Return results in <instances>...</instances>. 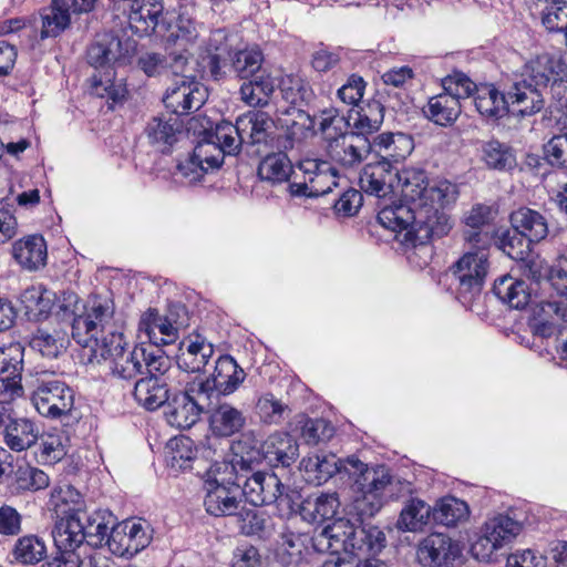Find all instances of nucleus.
I'll return each instance as SVG.
<instances>
[{
  "instance_id": "f257e3e1",
  "label": "nucleus",
  "mask_w": 567,
  "mask_h": 567,
  "mask_svg": "<svg viewBox=\"0 0 567 567\" xmlns=\"http://www.w3.org/2000/svg\"><path fill=\"white\" fill-rule=\"evenodd\" d=\"M368 195L386 198L400 188L404 203L383 207L379 223L396 233V239L406 247L425 246L434 237L449 233L451 225L444 208L455 203L457 186L446 179L430 182L417 168L396 171L388 161L369 163L359 178Z\"/></svg>"
},
{
  "instance_id": "f03ea898",
  "label": "nucleus",
  "mask_w": 567,
  "mask_h": 567,
  "mask_svg": "<svg viewBox=\"0 0 567 567\" xmlns=\"http://www.w3.org/2000/svg\"><path fill=\"white\" fill-rule=\"evenodd\" d=\"M347 463L360 474L354 481L351 511L363 523L373 517L383 506L386 489L392 485V477L385 466L368 467L359 458L348 457Z\"/></svg>"
},
{
  "instance_id": "7ed1b4c3",
  "label": "nucleus",
  "mask_w": 567,
  "mask_h": 567,
  "mask_svg": "<svg viewBox=\"0 0 567 567\" xmlns=\"http://www.w3.org/2000/svg\"><path fill=\"white\" fill-rule=\"evenodd\" d=\"M234 466L221 463L213 465L204 480V506L209 515L221 517L236 515L240 508L241 477L231 481Z\"/></svg>"
},
{
  "instance_id": "20e7f679",
  "label": "nucleus",
  "mask_w": 567,
  "mask_h": 567,
  "mask_svg": "<svg viewBox=\"0 0 567 567\" xmlns=\"http://www.w3.org/2000/svg\"><path fill=\"white\" fill-rule=\"evenodd\" d=\"M121 45L118 39L104 37L94 42L87 50V62L95 69L91 76L92 93L99 97H107L114 102L121 101L126 90L121 84L114 83V71L111 63L117 60V51Z\"/></svg>"
},
{
  "instance_id": "39448f33",
  "label": "nucleus",
  "mask_w": 567,
  "mask_h": 567,
  "mask_svg": "<svg viewBox=\"0 0 567 567\" xmlns=\"http://www.w3.org/2000/svg\"><path fill=\"white\" fill-rule=\"evenodd\" d=\"M31 401L39 414L58 420L71 414L74 392L64 381L48 372H41L37 378Z\"/></svg>"
},
{
  "instance_id": "423d86ee",
  "label": "nucleus",
  "mask_w": 567,
  "mask_h": 567,
  "mask_svg": "<svg viewBox=\"0 0 567 567\" xmlns=\"http://www.w3.org/2000/svg\"><path fill=\"white\" fill-rule=\"evenodd\" d=\"M111 374L117 380L132 381L145 372H163L169 367L168 357L157 349L144 346L128 347L109 365Z\"/></svg>"
},
{
  "instance_id": "0eeeda50",
  "label": "nucleus",
  "mask_w": 567,
  "mask_h": 567,
  "mask_svg": "<svg viewBox=\"0 0 567 567\" xmlns=\"http://www.w3.org/2000/svg\"><path fill=\"white\" fill-rule=\"evenodd\" d=\"M522 529V524L507 515L488 519L471 546L473 557L480 561H491L499 549L508 546L520 534Z\"/></svg>"
},
{
  "instance_id": "6e6552de",
  "label": "nucleus",
  "mask_w": 567,
  "mask_h": 567,
  "mask_svg": "<svg viewBox=\"0 0 567 567\" xmlns=\"http://www.w3.org/2000/svg\"><path fill=\"white\" fill-rule=\"evenodd\" d=\"M241 494L254 506L270 505L279 502L286 504L290 512H296L295 499L299 495L281 483L272 472H255L241 482Z\"/></svg>"
},
{
  "instance_id": "1a4fd4ad",
  "label": "nucleus",
  "mask_w": 567,
  "mask_h": 567,
  "mask_svg": "<svg viewBox=\"0 0 567 567\" xmlns=\"http://www.w3.org/2000/svg\"><path fill=\"white\" fill-rule=\"evenodd\" d=\"M298 169L302 173V179L297 181L298 174L295 173V181L289 184L292 196H323L339 186L337 169L328 162L307 158L299 163Z\"/></svg>"
},
{
  "instance_id": "9d476101",
  "label": "nucleus",
  "mask_w": 567,
  "mask_h": 567,
  "mask_svg": "<svg viewBox=\"0 0 567 567\" xmlns=\"http://www.w3.org/2000/svg\"><path fill=\"white\" fill-rule=\"evenodd\" d=\"M246 373L236 360L228 354L220 355L214 372L206 380H194L192 392L202 393L205 399H217L219 395L233 394L245 381Z\"/></svg>"
},
{
  "instance_id": "9b49d317",
  "label": "nucleus",
  "mask_w": 567,
  "mask_h": 567,
  "mask_svg": "<svg viewBox=\"0 0 567 567\" xmlns=\"http://www.w3.org/2000/svg\"><path fill=\"white\" fill-rule=\"evenodd\" d=\"M488 269V250L480 246L464 254L452 267V274L458 281V295L466 299L480 295Z\"/></svg>"
},
{
  "instance_id": "f8f14e48",
  "label": "nucleus",
  "mask_w": 567,
  "mask_h": 567,
  "mask_svg": "<svg viewBox=\"0 0 567 567\" xmlns=\"http://www.w3.org/2000/svg\"><path fill=\"white\" fill-rule=\"evenodd\" d=\"M114 302L107 298H94L85 312L73 319L72 337L78 343H86V338L96 337L112 329Z\"/></svg>"
},
{
  "instance_id": "ddd939ff",
  "label": "nucleus",
  "mask_w": 567,
  "mask_h": 567,
  "mask_svg": "<svg viewBox=\"0 0 567 567\" xmlns=\"http://www.w3.org/2000/svg\"><path fill=\"white\" fill-rule=\"evenodd\" d=\"M150 526L144 520H124L112 527L109 549L116 556L131 558L151 543Z\"/></svg>"
},
{
  "instance_id": "4468645a",
  "label": "nucleus",
  "mask_w": 567,
  "mask_h": 567,
  "mask_svg": "<svg viewBox=\"0 0 567 567\" xmlns=\"http://www.w3.org/2000/svg\"><path fill=\"white\" fill-rule=\"evenodd\" d=\"M193 382H187L184 391L175 394L168 403L165 412L167 422L177 429L192 427L200 416V413L212 401L205 399L202 393L192 392Z\"/></svg>"
},
{
  "instance_id": "2eb2a0df",
  "label": "nucleus",
  "mask_w": 567,
  "mask_h": 567,
  "mask_svg": "<svg viewBox=\"0 0 567 567\" xmlns=\"http://www.w3.org/2000/svg\"><path fill=\"white\" fill-rule=\"evenodd\" d=\"M238 121L245 147L260 154L275 146L276 125L268 113L249 111L238 116Z\"/></svg>"
},
{
  "instance_id": "dca6fc26",
  "label": "nucleus",
  "mask_w": 567,
  "mask_h": 567,
  "mask_svg": "<svg viewBox=\"0 0 567 567\" xmlns=\"http://www.w3.org/2000/svg\"><path fill=\"white\" fill-rule=\"evenodd\" d=\"M207 96V90L202 83L184 75L167 89L163 101L165 106L177 116L199 110Z\"/></svg>"
},
{
  "instance_id": "f3484780",
  "label": "nucleus",
  "mask_w": 567,
  "mask_h": 567,
  "mask_svg": "<svg viewBox=\"0 0 567 567\" xmlns=\"http://www.w3.org/2000/svg\"><path fill=\"white\" fill-rule=\"evenodd\" d=\"M461 554L458 543L442 533L425 537L417 549L420 563L429 567H453Z\"/></svg>"
},
{
  "instance_id": "a211bd4d",
  "label": "nucleus",
  "mask_w": 567,
  "mask_h": 567,
  "mask_svg": "<svg viewBox=\"0 0 567 567\" xmlns=\"http://www.w3.org/2000/svg\"><path fill=\"white\" fill-rule=\"evenodd\" d=\"M372 151L373 146L368 137L350 133L340 134L327 146L329 157L343 167L360 165Z\"/></svg>"
},
{
  "instance_id": "6ab92c4d",
  "label": "nucleus",
  "mask_w": 567,
  "mask_h": 567,
  "mask_svg": "<svg viewBox=\"0 0 567 567\" xmlns=\"http://www.w3.org/2000/svg\"><path fill=\"white\" fill-rule=\"evenodd\" d=\"M0 426H4V442L12 451H25L38 443L37 424L24 417L12 419L4 405H0Z\"/></svg>"
},
{
  "instance_id": "aec40b11",
  "label": "nucleus",
  "mask_w": 567,
  "mask_h": 567,
  "mask_svg": "<svg viewBox=\"0 0 567 567\" xmlns=\"http://www.w3.org/2000/svg\"><path fill=\"white\" fill-rule=\"evenodd\" d=\"M215 352L214 346L203 336H189L179 343L176 370L179 377H187L188 372H200L209 362Z\"/></svg>"
},
{
  "instance_id": "412c9836",
  "label": "nucleus",
  "mask_w": 567,
  "mask_h": 567,
  "mask_svg": "<svg viewBox=\"0 0 567 567\" xmlns=\"http://www.w3.org/2000/svg\"><path fill=\"white\" fill-rule=\"evenodd\" d=\"M563 66L558 59L549 53H543L527 61L520 71V80L545 91L549 83L561 81Z\"/></svg>"
},
{
  "instance_id": "4be33fe9",
  "label": "nucleus",
  "mask_w": 567,
  "mask_h": 567,
  "mask_svg": "<svg viewBox=\"0 0 567 567\" xmlns=\"http://www.w3.org/2000/svg\"><path fill=\"white\" fill-rule=\"evenodd\" d=\"M547 91L532 85L523 80L513 83L507 94L508 112L522 117L532 116L540 112L545 106L544 94Z\"/></svg>"
},
{
  "instance_id": "5701e85b",
  "label": "nucleus",
  "mask_w": 567,
  "mask_h": 567,
  "mask_svg": "<svg viewBox=\"0 0 567 567\" xmlns=\"http://www.w3.org/2000/svg\"><path fill=\"white\" fill-rule=\"evenodd\" d=\"M163 372H145L146 377L140 378L134 385L133 396L135 401L146 410L154 411L168 401V384L165 373Z\"/></svg>"
},
{
  "instance_id": "b1692460",
  "label": "nucleus",
  "mask_w": 567,
  "mask_h": 567,
  "mask_svg": "<svg viewBox=\"0 0 567 567\" xmlns=\"http://www.w3.org/2000/svg\"><path fill=\"white\" fill-rule=\"evenodd\" d=\"M207 51L208 54L204 61L212 79L219 81L233 73L230 69L233 49L228 35L223 30L212 33Z\"/></svg>"
},
{
  "instance_id": "393cba45",
  "label": "nucleus",
  "mask_w": 567,
  "mask_h": 567,
  "mask_svg": "<svg viewBox=\"0 0 567 567\" xmlns=\"http://www.w3.org/2000/svg\"><path fill=\"white\" fill-rule=\"evenodd\" d=\"M260 451L269 465L288 467L297 460L299 445L290 434L275 432L262 442Z\"/></svg>"
},
{
  "instance_id": "a878e982",
  "label": "nucleus",
  "mask_w": 567,
  "mask_h": 567,
  "mask_svg": "<svg viewBox=\"0 0 567 567\" xmlns=\"http://www.w3.org/2000/svg\"><path fill=\"white\" fill-rule=\"evenodd\" d=\"M145 132L150 143L163 153L168 152L184 134L182 121L173 114L153 117Z\"/></svg>"
},
{
  "instance_id": "bb28decb",
  "label": "nucleus",
  "mask_w": 567,
  "mask_h": 567,
  "mask_svg": "<svg viewBox=\"0 0 567 567\" xmlns=\"http://www.w3.org/2000/svg\"><path fill=\"white\" fill-rule=\"evenodd\" d=\"M86 343H79L87 350L90 362L101 363L102 361L109 362L118 357L125 349L128 348V342L125 340L123 333L110 330L96 337L86 338Z\"/></svg>"
},
{
  "instance_id": "cd10ccee",
  "label": "nucleus",
  "mask_w": 567,
  "mask_h": 567,
  "mask_svg": "<svg viewBox=\"0 0 567 567\" xmlns=\"http://www.w3.org/2000/svg\"><path fill=\"white\" fill-rule=\"evenodd\" d=\"M12 255L23 269L38 270L47 264V243L41 235H28L13 244Z\"/></svg>"
},
{
  "instance_id": "c85d7f7f",
  "label": "nucleus",
  "mask_w": 567,
  "mask_h": 567,
  "mask_svg": "<svg viewBox=\"0 0 567 567\" xmlns=\"http://www.w3.org/2000/svg\"><path fill=\"white\" fill-rule=\"evenodd\" d=\"M373 151L380 156V161L398 163L409 156L413 148V138L404 133H382L371 143Z\"/></svg>"
},
{
  "instance_id": "c756f323",
  "label": "nucleus",
  "mask_w": 567,
  "mask_h": 567,
  "mask_svg": "<svg viewBox=\"0 0 567 567\" xmlns=\"http://www.w3.org/2000/svg\"><path fill=\"white\" fill-rule=\"evenodd\" d=\"M84 523L81 514L60 517L53 527L52 538L59 551H69L80 547L85 539Z\"/></svg>"
},
{
  "instance_id": "7c9ffc66",
  "label": "nucleus",
  "mask_w": 567,
  "mask_h": 567,
  "mask_svg": "<svg viewBox=\"0 0 567 567\" xmlns=\"http://www.w3.org/2000/svg\"><path fill=\"white\" fill-rule=\"evenodd\" d=\"M70 12L66 0H51L49 6L40 9V39L56 38L68 29L71 24Z\"/></svg>"
},
{
  "instance_id": "2f4dec72",
  "label": "nucleus",
  "mask_w": 567,
  "mask_h": 567,
  "mask_svg": "<svg viewBox=\"0 0 567 567\" xmlns=\"http://www.w3.org/2000/svg\"><path fill=\"white\" fill-rule=\"evenodd\" d=\"M138 331L154 346L172 344L177 340L174 326L153 308L142 315Z\"/></svg>"
},
{
  "instance_id": "473e14b6",
  "label": "nucleus",
  "mask_w": 567,
  "mask_h": 567,
  "mask_svg": "<svg viewBox=\"0 0 567 567\" xmlns=\"http://www.w3.org/2000/svg\"><path fill=\"white\" fill-rule=\"evenodd\" d=\"M246 425L244 412L230 403L218 404L209 416V426L217 436H230Z\"/></svg>"
},
{
  "instance_id": "72a5a7b5",
  "label": "nucleus",
  "mask_w": 567,
  "mask_h": 567,
  "mask_svg": "<svg viewBox=\"0 0 567 567\" xmlns=\"http://www.w3.org/2000/svg\"><path fill=\"white\" fill-rule=\"evenodd\" d=\"M507 94L499 92L493 84H483L476 89L474 104L477 112L487 120H498L508 113Z\"/></svg>"
},
{
  "instance_id": "f704fd0d",
  "label": "nucleus",
  "mask_w": 567,
  "mask_h": 567,
  "mask_svg": "<svg viewBox=\"0 0 567 567\" xmlns=\"http://www.w3.org/2000/svg\"><path fill=\"white\" fill-rule=\"evenodd\" d=\"M511 225L533 243H539L548 235L546 217L537 210L520 207L511 214Z\"/></svg>"
},
{
  "instance_id": "c9c22d12",
  "label": "nucleus",
  "mask_w": 567,
  "mask_h": 567,
  "mask_svg": "<svg viewBox=\"0 0 567 567\" xmlns=\"http://www.w3.org/2000/svg\"><path fill=\"white\" fill-rule=\"evenodd\" d=\"M163 33L156 37L165 43L166 49L171 47L188 49L196 43L199 37L198 23L186 13H181L175 24L168 23V31H163Z\"/></svg>"
},
{
  "instance_id": "e433bc0d",
  "label": "nucleus",
  "mask_w": 567,
  "mask_h": 567,
  "mask_svg": "<svg viewBox=\"0 0 567 567\" xmlns=\"http://www.w3.org/2000/svg\"><path fill=\"white\" fill-rule=\"evenodd\" d=\"M20 300L28 319L40 321L48 318L51 312L54 295L42 286H32L21 293Z\"/></svg>"
},
{
  "instance_id": "4c0bfd02",
  "label": "nucleus",
  "mask_w": 567,
  "mask_h": 567,
  "mask_svg": "<svg viewBox=\"0 0 567 567\" xmlns=\"http://www.w3.org/2000/svg\"><path fill=\"white\" fill-rule=\"evenodd\" d=\"M424 113L433 123L447 126L458 118L461 102H457L456 97L444 91L429 100Z\"/></svg>"
},
{
  "instance_id": "58836bf2",
  "label": "nucleus",
  "mask_w": 567,
  "mask_h": 567,
  "mask_svg": "<svg viewBox=\"0 0 567 567\" xmlns=\"http://www.w3.org/2000/svg\"><path fill=\"white\" fill-rule=\"evenodd\" d=\"M240 86V97L249 106L264 107L268 105L275 92V81L267 72H261L248 79Z\"/></svg>"
},
{
  "instance_id": "ea45409f",
  "label": "nucleus",
  "mask_w": 567,
  "mask_h": 567,
  "mask_svg": "<svg viewBox=\"0 0 567 567\" xmlns=\"http://www.w3.org/2000/svg\"><path fill=\"white\" fill-rule=\"evenodd\" d=\"M292 173H295L292 164L287 154L282 152L267 155L261 159L257 169L259 178L271 185L288 182Z\"/></svg>"
},
{
  "instance_id": "a19ab883",
  "label": "nucleus",
  "mask_w": 567,
  "mask_h": 567,
  "mask_svg": "<svg viewBox=\"0 0 567 567\" xmlns=\"http://www.w3.org/2000/svg\"><path fill=\"white\" fill-rule=\"evenodd\" d=\"M68 436L61 431L39 433L35 456L40 463L55 464L68 453Z\"/></svg>"
},
{
  "instance_id": "79ce46f5",
  "label": "nucleus",
  "mask_w": 567,
  "mask_h": 567,
  "mask_svg": "<svg viewBox=\"0 0 567 567\" xmlns=\"http://www.w3.org/2000/svg\"><path fill=\"white\" fill-rule=\"evenodd\" d=\"M384 118V107L379 101H372L357 112L355 116H350L349 125L352 127L350 134L367 137L381 127Z\"/></svg>"
},
{
  "instance_id": "37998d69",
  "label": "nucleus",
  "mask_w": 567,
  "mask_h": 567,
  "mask_svg": "<svg viewBox=\"0 0 567 567\" xmlns=\"http://www.w3.org/2000/svg\"><path fill=\"white\" fill-rule=\"evenodd\" d=\"M262 64L264 55L257 48L233 51L230 69L238 79L248 80L261 74V72H266V70L262 69Z\"/></svg>"
},
{
  "instance_id": "c03bdc74",
  "label": "nucleus",
  "mask_w": 567,
  "mask_h": 567,
  "mask_svg": "<svg viewBox=\"0 0 567 567\" xmlns=\"http://www.w3.org/2000/svg\"><path fill=\"white\" fill-rule=\"evenodd\" d=\"M432 508L424 501L419 498L409 499L401 509L396 527L401 530H421L430 520Z\"/></svg>"
},
{
  "instance_id": "a18cd8bd",
  "label": "nucleus",
  "mask_w": 567,
  "mask_h": 567,
  "mask_svg": "<svg viewBox=\"0 0 567 567\" xmlns=\"http://www.w3.org/2000/svg\"><path fill=\"white\" fill-rule=\"evenodd\" d=\"M493 291L499 300L514 309L524 308L530 298L525 281L509 276H504L495 281Z\"/></svg>"
},
{
  "instance_id": "49530a36",
  "label": "nucleus",
  "mask_w": 567,
  "mask_h": 567,
  "mask_svg": "<svg viewBox=\"0 0 567 567\" xmlns=\"http://www.w3.org/2000/svg\"><path fill=\"white\" fill-rule=\"evenodd\" d=\"M433 518L444 526H455L467 519L470 515L468 505L456 497L449 496L440 499L432 509Z\"/></svg>"
},
{
  "instance_id": "de8ad7c7",
  "label": "nucleus",
  "mask_w": 567,
  "mask_h": 567,
  "mask_svg": "<svg viewBox=\"0 0 567 567\" xmlns=\"http://www.w3.org/2000/svg\"><path fill=\"white\" fill-rule=\"evenodd\" d=\"M11 484L18 493L35 492L47 488L50 485V478L44 471L29 464H21L12 472Z\"/></svg>"
},
{
  "instance_id": "09e8293b",
  "label": "nucleus",
  "mask_w": 567,
  "mask_h": 567,
  "mask_svg": "<svg viewBox=\"0 0 567 567\" xmlns=\"http://www.w3.org/2000/svg\"><path fill=\"white\" fill-rule=\"evenodd\" d=\"M81 503L80 493L71 485L53 488L49 501V505L58 518L81 514Z\"/></svg>"
},
{
  "instance_id": "8fccbe9b",
  "label": "nucleus",
  "mask_w": 567,
  "mask_h": 567,
  "mask_svg": "<svg viewBox=\"0 0 567 567\" xmlns=\"http://www.w3.org/2000/svg\"><path fill=\"white\" fill-rule=\"evenodd\" d=\"M213 141L223 152V155H235L239 152L241 146H245L243 134L240 133L239 121L233 124L228 121L218 123L215 127Z\"/></svg>"
},
{
  "instance_id": "3c124183",
  "label": "nucleus",
  "mask_w": 567,
  "mask_h": 567,
  "mask_svg": "<svg viewBox=\"0 0 567 567\" xmlns=\"http://www.w3.org/2000/svg\"><path fill=\"white\" fill-rule=\"evenodd\" d=\"M236 515L241 533L247 536L266 537L272 532L271 518L265 512L243 508Z\"/></svg>"
},
{
  "instance_id": "603ef678",
  "label": "nucleus",
  "mask_w": 567,
  "mask_h": 567,
  "mask_svg": "<svg viewBox=\"0 0 567 567\" xmlns=\"http://www.w3.org/2000/svg\"><path fill=\"white\" fill-rule=\"evenodd\" d=\"M255 411L260 422L268 425L280 424L285 415L290 412L288 404L270 392L264 393L258 398Z\"/></svg>"
},
{
  "instance_id": "864d4df0",
  "label": "nucleus",
  "mask_w": 567,
  "mask_h": 567,
  "mask_svg": "<svg viewBox=\"0 0 567 567\" xmlns=\"http://www.w3.org/2000/svg\"><path fill=\"white\" fill-rule=\"evenodd\" d=\"M66 342L68 340L61 331L50 332L45 329H38L30 340V346L43 357L56 358L66 348Z\"/></svg>"
},
{
  "instance_id": "5fc2aeb1",
  "label": "nucleus",
  "mask_w": 567,
  "mask_h": 567,
  "mask_svg": "<svg viewBox=\"0 0 567 567\" xmlns=\"http://www.w3.org/2000/svg\"><path fill=\"white\" fill-rule=\"evenodd\" d=\"M533 244L529 238L514 227L506 230L499 238L501 249L517 261H526L529 258Z\"/></svg>"
},
{
  "instance_id": "6e6d98bb",
  "label": "nucleus",
  "mask_w": 567,
  "mask_h": 567,
  "mask_svg": "<svg viewBox=\"0 0 567 567\" xmlns=\"http://www.w3.org/2000/svg\"><path fill=\"white\" fill-rule=\"evenodd\" d=\"M24 347L20 342H11L8 346L0 347V373H7L11 380L3 379L12 383L17 377H20L23 370Z\"/></svg>"
},
{
  "instance_id": "4d7b16f0",
  "label": "nucleus",
  "mask_w": 567,
  "mask_h": 567,
  "mask_svg": "<svg viewBox=\"0 0 567 567\" xmlns=\"http://www.w3.org/2000/svg\"><path fill=\"white\" fill-rule=\"evenodd\" d=\"M357 530L358 526L344 518L336 519L332 524L326 526L328 536L333 539L339 549L346 551H353V547L358 544L355 540Z\"/></svg>"
},
{
  "instance_id": "13d9d810",
  "label": "nucleus",
  "mask_w": 567,
  "mask_h": 567,
  "mask_svg": "<svg viewBox=\"0 0 567 567\" xmlns=\"http://www.w3.org/2000/svg\"><path fill=\"white\" fill-rule=\"evenodd\" d=\"M357 543L353 551L371 553L373 555L380 553L385 547V535L377 526L361 524L357 530Z\"/></svg>"
},
{
  "instance_id": "bf43d9fd",
  "label": "nucleus",
  "mask_w": 567,
  "mask_h": 567,
  "mask_svg": "<svg viewBox=\"0 0 567 567\" xmlns=\"http://www.w3.org/2000/svg\"><path fill=\"white\" fill-rule=\"evenodd\" d=\"M542 23L549 32H563L567 35V1L554 0L542 12Z\"/></svg>"
},
{
  "instance_id": "052dcab7",
  "label": "nucleus",
  "mask_w": 567,
  "mask_h": 567,
  "mask_svg": "<svg viewBox=\"0 0 567 567\" xmlns=\"http://www.w3.org/2000/svg\"><path fill=\"white\" fill-rule=\"evenodd\" d=\"M301 537L293 533H284L277 550V559L282 567H297L302 559Z\"/></svg>"
},
{
  "instance_id": "680f3d73",
  "label": "nucleus",
  "mask_w": 567,
  "mask_h": 567,
  "mask_svg": "<svg viewBox=\"0 0 567 567\" xmlns=\"http://www.w3.org/2000/svg\"><path fill=\"white\" fill-rule=\"evenodd\" d=\"M13 555L22 564H37L45 555V545L37 536H24L18 539Z\"/></svg>"
},
{
  "instance_id": "e2e57ef3",
  "label": "nucleus",
  "mask_w": 567,
  "mask_h": 567,
  "mask_svg": "<svg viewBox=\"0 0 567 567\" xmlns=\"http://www.w3.org/2000/svg\"><path fill=\"white\" fill-rule=\"evenodd\" d=\"M82 522L84 523L85 539L92 545H100L110 536L109 522L105 520L104 516L100 512H95L92 515H87L82 512Z\"/></svg>"
},
{
  "instance_id": "0e129e2a",
  "label": "nucleus",
  "mask_w": 567,
  "mask_h": 567,
  "mask_svg": "<svg viewBox=\"0 0 567 567\" xmlns=\"http://www.w3.org/2000/svg\"><path fill=\"white\" fill-rule=\"evenodd\" d=\"M482 152L483 159L486 165L495 169L512 167L515 162L509 148L497 141H489L485 143Z\"/></svg>"
},
{
  "instance_id": "69168bd1",
  "label": "nucleus",
  "mask_w": 567,
  "mask_h": 567,
  "mask_svg": "<svg viewBox=\"0 0 567 567\" xmlns=\"http://www.w3.org/2000/svg\"><path fill=\"white\" fill-rule=\"evenodd\" d=\"M168 454L171 466L174 468L186 470L194 458L193 442L189 437H174L168 443Z\"/></svg>"
},
{
  "instance_id": "338daca9",
  "label": "nucleus",
  "mask_w": 567,
  "mask_h": 567,
  "mask_svg": "<svg viewBox=\"0 0 567 567\" xmlns=\"http://www.w3.org/2000/svg\"><path fill=\"white\" fill-rule=\"evenodd\" d=\"M491 207L477 204L465 216V224L471 230L465 231V239L468 243H482V234L478 229L491 219Z\"/></svg>"
},
{
  "instance_id": "774afa93",
  "label": "nucleus",
  "mask_w": 567,
  "mask_h": 567,
  "mask_svg": "<svg viewBox=\"0 0 567 567\" xmlns=\"http://www.w3.org/2000/svg\"><path fill=\"white\" fill-rule=\"evenodd\" d=\"M334 434L333 426L324 419H309L305 422L301 436L309 445L330 440Z\"/></svg>"
}]
</instances>
